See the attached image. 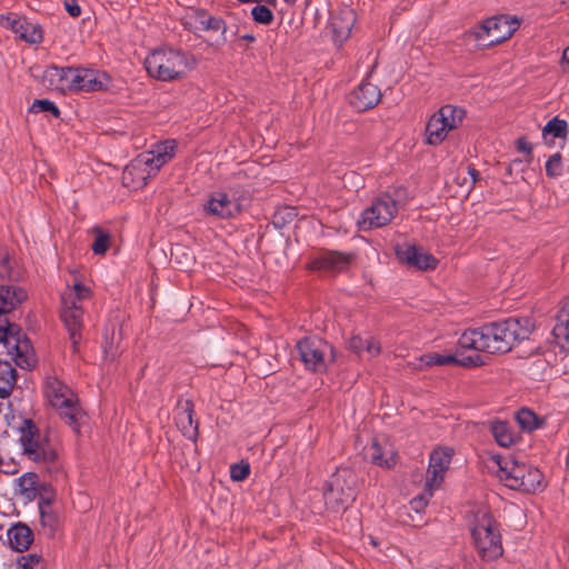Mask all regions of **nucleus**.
Wrapping results in <instances>:
<instances>
[{"mask_svg":"<svg viewBox=\"0 0 569 569\" xmlns=\"http://www.w3.org/2000/svg\"><path fill=\"white\" fill-rule=\"evenodd\" d=\"M532 322L527 319L509 318L481 328L466 330L459 338V348L473 353H505L511 350L515 342L527 339Z\"/></svg>","mask_w":569,"mask_h":569,"instance_id":"nucleus-1","label":"nucleus"},{"mask_svg":"<svg viewBox=\"0 0 569 569\" xmlns=\"http://www.w3.org/2000/svg\"><path fill=\"white\" fill-rule=\"evenodd\" d=\"M198 63L196 54L172 47L154 49L144 59L148 74L163 82L186 79L196 70Z\"/></svg>","mask_w":569,"mask_h":569,"instance_id":"nucleus-2","label":"nucleus"},{"mask_svg":"<svg viewBox=\"0 0 569 569\" xmlns=\"http://www.w3.org/2000/svg\"><path fill=\"white\" fill-rule=\"evenodd\" d=\"M488 468L497 472L505 486L512 490L536 493L545 488L542 473L537 468L512 457L492 455L488 459Z\"/></svg>","mask_w":569,"mask_h":569,"instance_id":"nucleus-3","label":"nucleus"},{"mask_svg":"<svg viewBox=\"0 0 569 569\" xmlns=\"http://www.w3.org/2000/svg\"><path fill=\"white\" fill-rule=\"evenodd\" d=\"M42 391L47 403L79 433L84 422V413L73 390L56 372H49L43 378Z\"/></svg>","mask_w":569,"mask_h":569,"instance_id":"nucleus-4","label":"nucleus"},{"mask_svg":"<svg viewBox=\"0 0 569 569\" xmlns=\"http://www.w3.org/2000/svg\"><path fill=\"white\" fill-rule=\"evenodd\" d=\"M90 289L80 282L68 286L61 295V319L72 342L73 351L81 339L83 309L82 302L90 298Z\"/></svg>","mask_w":569,"mask_h":569,"instance_id":"nucleus-5","label":"nucleus"},{"mask_svg":"<svg viewBox=\"0 0 569 569\" xmlns=\"http://www.w3.org/2000/svg\"><path fill=\"white\" fill-rule=\"evenodd\" d=\"M357 478L353 471L343 468L335 472L323 487V499L331 512H341L356 499Z\"/></svg>","mask_w":569,"mask_h":569,"instance_id":"nucleus-6","label":"nucleus"},{"mask_svg":"<svg viewBox=\"0 0 569 569\" xmlns=\"http://www.w3.org/2000/svg\"><path fill=\"white\" fill-rule=\"evenodd\" d=\"M0 343L18 367L31 369L34 366V352L30 340L17 326L9 322L4 313H0Z\"/></svg>","mask_w":569,"mask_h":569,"instance_id":"nucleus-7","label":"nucleus"},{"mask_svg":"<svg viewBox=\"0 0 569 569\" xmlns=\"http://www.w3.org/2000/svg\"><path fill=\"white\" fill-rule=\"evenodd\" d=\"M520 21L515 17L498 16L483 21L469 31L478 47H491L508 40L519 28Z\"/></svg>","mask_w":569,"mask_h":569,"instance_id":"nucleus-8","label":"nucleus"},{"mask_svg":"<svg viewBox=\"0 0 569 569\" xmlns=\"http://www.w3.org/2000/svg\"><path fill=\"white\" fill-rule=\"evenodd\" d=\"M297 349L305 367L315 372H323L335 359L331 345L318 337H307L298 341Z\"/></svg>","mask_w":569,"mask_h":569,"instance_id":"nucleus-9","label":"nucleus"},{"mask_svg":"<svg viewBox=\"0 0 569 569\" xmlns=\"http://www.w3.org/2000/svg\"><path fill=\"white\" fill-rule=\"evenodd\" d=\"M465 111L455 106H443L433 113L426 127V142L431 146L440 144L448 133L462 122Z\"/></svg>","mask_w":569,"mask_h":569,"instance_id":"nucleus-10","label":"nucleus"},{"mask_svg":"<svg viewBox=\"0 0 569 569\" xmlns=\"http://www.w3.org/2000/svg\"><path fill=\"white\" fill-rule=\"evenodd\" d=\"M475 547L485 561H492L502 556L501 537L496 522L483 517L471 531Z\"/></svg>","mask_w":569,"mask_h":569,"instance_id":"nucleus-11","label":"nucleus"},{"mask_svg":"<svg viewBox=\"0 0 569 569\" xmlns=\"http://www.w3.org/2000/svg\"><path fill=\"white\" fill-rule=\"evenodd\" d=\"M398 212L396 200L388 193L376 198L371 206L361 212L358 221L362 230L381 228L389 224Z\"/></svg>","mask_w":569,"mask_h":569,"instance_id":"nucleus-12","label":"nucleus"},{"mask_svg":"<svg viewBox=\"0 0 569 569\" xmlns=\"http://www.w3.org/2000/svg\"><path fill=\"white\" fill-rule=\"evenodd\" d=\"M23 453L32 461L42 465H53L58 453L48 442L43 441L32 425H28L20 438Z\"/></svg>","mask_w":569,"mask_h":569,"instance_id":"nucleus-13","label":"nucleus"},{"mask_svg":"<svg viewBox=\"0 0 569 569\" xmlns=\"http://www.w3.org/2000/svg\"><path fill=\"white\" fill-rule=\"evenodd\" d=\"M0 24L12 30V32L21 40L38 44L43 40V31L40 24L34 23L27 18L18 17L14 13L0 17Z\"/></svg>","mask_w":569,"mask_h":569,"instance_id":"nucleus-14","label":"nucleus"},{"mask_svg":"<svg viewBox=\"0 0 569 569\" xmlns=\"http://www.w3.org/2000/svg\"><path fill=\"white\" fill-rule=\"evenodd\" d=\"M73 92H96L108 90L111 86V77L101 70L76 68Z\"/></svg>","mask_w":569,"mask_h":569,"instance_id":"nucleus-15","label":"nucleus"},{"mask_svg":"<svg viewBox=\"0 0 569 569\" xmlns=\"http://www.w3.org/2000/svg\"><path fill=\"white\" fill-rule=\"evenodd\" d=\"M468 349L457 348L455 355H440L436 352L425 353L420 357V362L427 367L432 366H448L459 365L463 367H479L485 365V359L481 355L471 353L465 355Z\"/></svg>","mask_w":569,"mask_h":569,"instance_id":"nucleus-16","label":"nucleus"},{"mask_svg":"<svg viewBox=\"0 0 569 569\" xmlns=\"http://www.w3.org/2000/svg\"><path fill=\"white\" fill-rule=\"evenodd\" d=\"M453 449L449 447L436 448L429 457L427 470V486L429 488H439L445 479L453 457Z\"/></svg>","mask_w":569,"mask_h":569,"instance_id":"nucleus-17","label":"nucleus"},{"mask_svg":"<svg viewBox=\"0 0 569 569\" xmlns=\"http://www.w3.org/2000/svg\"><path fill=\"white\" fill-rule=\"evenodd\" d=\"M356 22V12L348 6L332 10L328 28L336 44L341 46L349 37Z\"/></svg>","mask_w":569,"mask_h":569,"instance_id":"nucleus-18","label":"nucleus"},{"mask_svg":"<svg viewBox=\"0 0 569 569\" xmlns=\"http://www.w3.org/2000/svg\"><path fill=\"white\" fill-rule=\"evenodd\" d=\"M151 168L152 166L148 162V159L140 153L124 168L122 173L123 184L132 189L144 187L158 172L151 170Z\"/></svg>","mask_w":569,"mask_h":569,"instance_id":"nucleus-19","label":"nucleus"},{"mask_svg":"<svg viewBox=\"0 0 569 569\" xmlns=\"http://www.w3.org/2000/svg\"><path fill=\"white\" fill-rule=\"evenodd\" d=\"M206 214L218 219H230L240 212L239 203L226 192L216 191L210 194L203 204Z\"/></svg>","mask_w":569,"mask_h":569,"instance_id":"nucleus-20","label":"nucleus"},{"mask_svg":"<svg viewBox=\"0 0 569 569\" xmlns=\"http://www.w3.org/2000/svg\"><path fill=\"white\" fill-rule=\"evenodd\" d=\"M76 68L74 67H48L42 74V83L47 88L62 92L73 91Z\"/></svg>","mask_w":569,"mask_h":569,"instance_id":"nucleus-21","label":"nucleus"},{"mask_svg":"<svg viewBox=\"0 0 569 569\" xmlns=\"http://www.w3.org/2000/svg\"><path fill=\"white\" fill-rule=\"evenodd\" d=\"M381 100L380 89L368 81H362L349 97L350 104L358 112L376 107Z\"/></svg>","mask_w":569,"mask_h":569,"instance_id":"nucleus-22","label":"nucleus"},{"mask_svg":"<svg viewBox=\"0 0 569 569\" xmlns=\"http://www.w3.org/2000/svg\"><path fill=\"white\" fill-rule=\"evenodd\" d=\"M397 257L401 262L419 270L433 269L437 260L433 256L426 252L422 248L416 246H405L397 249Z\"/></svg>","mask_w":569,"mask_h":569,"instance_id":"nucleus-23","label":"nucleus"},{"mask_svg":"<svg viewBox=\"0 0 569 569\" xmlns=\"http://www.w3.org/2000/svg\"><path fill=\"white\" fill-rule=\"evenodd\" d=\"M193 403L191 400L179 401L174 422L178 429L190 440H194L198 436V423L193 419Z\"/></svg>","mask_w":569,"mask_h":569,"instance_id":"nucleus-24","label":"nucleus"},{"mask_svg":"<svg viewBox=\"0 0 569 569\" xmlns=\"http://www.w3.org/2000/svg\"><path fill=\"white\" fill-rule=\"evenodd\" d=\"M351 262V256L338 251H326L310 262L312 270H327L340 272L346 270Z\"/></svg>","mask_w":569,"mask_h":569,"instance_id":"nucleus-25","label":"nucleus"},{"mask_svg":"<svg viewBox=\"0 0 569 569\" xmlns=\"http://www.w3.org/2000/svg\"><path fill=\"white\" fill-rule=\"evenodd\" d=\"M365 456L372 463L387 469L392 468L397 462L392 446L388 442L382 445L376 439L366 448Z\"/></svg>","mask_w":569,"mask_h":569,"instance_id":"nucleus-26","label":"nucleus"},{"mask_svg":"<svg viewBox=\"0 0 569 569\" xmlns=\"http://www.w3.org/2000/svg\"><path fill=\"white\" fill-rule=\"evenodd\" d=\"M176 141L166 140L156 143L150 151L142 152L141 154L148 159V162L152 166L151 170L159 171L162 166L168 163L174 156Z\"/></svg>","mask_w":569,"mask_h":569,"instance_id":"nucleus-27","label":"nucleus"},{"mask_svg":"<svg viewBox=\"0 0 569 569\" xmlns=\"http://www.w3.org/2000/svg\"><path fill=\"white\" fill-rule=\"evenodd\" d=\"M552 335L557 346L569 353V297L562 302L557 312Z\"/></svg>","mask_w":569,"mask_h":569,"instance_id":"nucleus-28","label":"nucleus"},{"mask_svg":"<svg viewBox=\"0 0 569 569\" xmlns=\"http://www.w3.org/2000/svg\"><path fill=\"white\" fill-rule=\"evenodd\" d=\"M10 547L19 552L27 550L33 541V532L29 526L18 522L12 525L7 531Z\"/></svg>","mask_w":569,"mask_h":569,"instance_id":"nucleus-29","label":"nucleus"},{"mask_svg":"<svg viewBox=\"0 0 569 569\" xmlns=\"http://www.w3.org/2000/svg\"><path fill=\"white\" fill-rule=\"evenodd\" d=\"M27 299V292L18 286H0V313H9Z\"/></svg>","mask_w":569,"mask_h":569,"instance_id":"nucleus-30","label":"nucleus"},{"mask_svg":"<svg viewBox=\"0 0 569 569\" xmlns=\"http://www.w3.org/2000/svg\"><path fill=\"white\" fill-rule=\"evenodd\" d=\"M190 19L192 20V22H189V24L194 30H200V31L222 30L223 32L226 31L224 22L221 19L209 16L203 10H196L193 16L190 17Z\"/></svg>","mask_w":569,"mask_h":569,"instance_id":"nucleus-31","label":"nucleus"},{"mask_svg":"<svg viewBox=\"0 0 569 569\" xmlns=\"http://www.w3.org/2000/svg\"><path fill=\"white\" fill-rule=\"evenodd\" d=\"M17 382V371L8 361H0V398L10 396Z\"/></svg>","mask_w":569,"mask_h":569,"instance_id":"nucleus-32","label":"nucleus"},{"mask_svg":"<svg viewBox=\"0 0 569 569\" xmlns=\"http://www.w3.org/2000/svg\"><path fill=\"white\" fill-rule=\"evenodd\" d=\"M38 476L33 472H28L18 479V490L22 497L28 500H33L38 493Z\"/></svg>","mask_w":569,"mask_h":569,"instance_id":"nucleus-33","label":"nucleus"},{"mask_svg":"<svg viewBox=\"0 0 569 569\" xmlns=\"http://www.w3.org/2000/svg\"><path fill=\"white\" fill-rule=\"evenodd\" d=\"M568 134V123L566 120L553 118L547 122V124L542 129V136L545 140L548 139L549 136L552 138H561L565 139Z\"/></svg>","mask_w":569,"mask_h":569,"instance_id":"nucleus-34","label":"nucleus"},{"mask_svg":"<svg viewBox=\"0 0 569 569\" xmlns=\"http://www.w3.org/2000/svg\"><path fill=\"white\" fill-rule=\"evenodd\" d=\"M517 421L522 429L532 431L540 426L538 416L528 408H522L517 412Z\"/></svg>","mask_w":569,"mask_h":569,"instance_id":"nucleus-35","label":"nucleus"},{"mask_svg":"<svg viewBox=\"0 0 569 569\" xmlns=\"http://www.w3.org/2000/svg\"><path fill=\"white\" fill-rule=\"evenodd\" d=\"M479 177L480 174L478 170L469 166L467 169V174L458 173L455 178V181L458 186L462 188V191L469 193L473 189Z\"/></svg>","mask_w":569,"mask_h":569,"instance_id":"nucleus-36","label":"nucleus"},{"mask_svg":"<svg viewBox=\"0 0 569 569\" xmlns=\"http://www.w3.org/2000/svg\"><path fill=\"white\" fill-rule=\"evenodd\" d=\"M492 435L501 447H509L513 443V435L505 422H496L492 426Z\"/></svg>","mask_w":569,"mask_h":569,"instance_id":"nucleus-37","label":"nucleus"},{"mask_svg":"<svg viewBox=\"0 0 569 569\" xmlns=\"http://www.w3.org/2000/svg\"><path fill=\"white\" fill-rule=\"evenodd\" d=\"M13 272V261L7 248L0 247V278L11 279Z\"/></svg>","mask_w":569,"mask_h":569,"instance_id":"nucleus-38","label":"nucleus"},{"mask_svg":"<svg viewBox=\"0 0 569 569\" xmlns=\"http://www.w3.org/2000/svg\"><path fill=\"white\" fill-rule=\"evenodd\" d=\"M437 489L438 488H429L426 483L423 492L418 495L410 501L411 509L418 513L421 512L428 505L431 497L433 496V491Z\"/></svg>","mask_w":569,"mask_h":569,"instance_id":"nucleus-39","label":"nucleus"},{"mask_svg":"<svg viewBox=\"0 0 569 569\" xmlns=\"http://www.w3.org/2000/svg\"><path fill=\"white\" fill-rule=\"evenodd\" d=\"M30 112H50L54 118L60 116L59 108L48 99L34 100L30 107Z\"/></svg>","mask_w":569,"mask_h":569,"instance_id":"nucleus-40","label":"nucleus"},{"mask_svg":"<svg viewBox=\"0 0 569 569\" xmlns=\"http://www.w3.org/2000/svg\"><path fill=\"white\" fill-rule=\"evenodd\" d=\"M109 234L103 232L101 229H97L96 239L91 246V249L96 254H104L109 248Z\"/></svg>","mask_w":569,"mask_h":569,"instance_id":"nucleus-41","label":"nucleus"},{"mask_svg":"<svg viewBox=\"0 0 569 569\" xmlns=\"http://www.w3.org/2000/svg\"><path fill=\"white\" fill-rule=\"evenodd\" d=\"M251 14L253 20L258 23L269 24L273 20L272 11L266 6L258 4L253 7Z\"/></svg>","mask_w":569,"mask_h":569,"instance_id":"nucleus-42","label":"nucleus"},{"mask_svg":"<svg viewBox=\"0 0 569 569\" xmlns=\"http://www.w3.org/2000/svg\"><path fill=\"white\" fill-rule=\"evenodd\" d=\"M546 173L550 178H555L562 172L561 154L559 152L553 153L546 162Z\"/></svg>","mask_w":569,"mask_h":569,"instance_id":"nucleus-43","label":"nucleus"},{"mask_svg":"<svg viewBox=\"0 0 569 569\" xmlns=\"http://www.w3.org/2000/svg\"><path fill=\"white\" fill-rule=\"evenodd\" d=\"M250 473L249 465H233L230 470V477L234 481H242Z\"/></svg>","mask_w":569,"mask_h":569,"instance_id":"nucleus-44","label":"nucleus"},{"mask_svg":"<svg viewBox=\"0 0 569 569\" xmlns=\"http://www.w3.org/2000/svg\"><path fill=\"white\" fill-rule=\"evenodd\" d=\"M102 348H103V355H104V360L106 361L112 362L120 355V351H119L118 347L114 346L113 341H108V339H106Z\"/></svg>","mask_w":569,"mask_h":569,"instance_id":"nucleus-45","label":"nucleus"},{"mask_svg":"<svg viewBox=\"0 0 569 569\" xmlns=\"http://www.w3.org/2000/svg\"><path fill=\"white\" fill-rule=\"evenodd\" d=\"M20 565L22 569H40V557L37 555L22 556Z\"/></svg>","mask_w":569,"mask_h":569,"instance_id":"nucleus-46","label":"nucleus"},{"mask_svg":"<svg viewBox=\"0 0 569 569\" xmlns=\"http://www.w3.org/2000/svg\"><path fill=\"white\" fill-rule=\"evenodd\" d=\"M365 343H366V338H362L360 336H352L349 339L348 347L351 351L360 355L361 352L365 351Z\"/></svg>","mask_w":569,"mask_h":569,"instance_id":"nucleus-47","label":"nucleus"},{"mask_svg":"<svg viewBox=\"0 0 569 569\" xmlns=\"http://www.w3.org/2000/svg\"><path fill=\"white\" fill-rule=\"evenodd\" d=\"M365 351L370 357H376V356H378L380 353L381 348H380L379 342L375 338L367 337L366 338V343H365Z\"/></svg>","mask_w":569,"mask_h":569,"instance_id":"nucleus-48","label":"nucleus"},{"mask_svg":"<svg viewBox=\"0 0 569 569\" xmlns=\"http://www.w3.org/2000/svg\"><path fill=\"white\" fill-rule=\"evenodd\" d=\"M64 8L66 11L73 18H77L81 14V8L77 0H64Z\"/></svg>","mask_w":569,"mask_h":569,"instance_id":"nucleus-49","label":"nucleus"},{"mask_svg":"<svg viewBox=\"0 0 569 569\" xmlns=\"http://www.w3.org/2000/svg\"><path fill=\"white\" fill-rule=\"evenodd\" d=\"M516 146H517V149L520 152H523V153H526L528 156H530L531 152H532L531 143L526 138H523V137L517 139Z\"/></svg>","mask_w":569,"mask_h":569,"instance_id":"nucleus-50","label":"nucleus"},{"mask_svg":"<svg viewBox=\"0 0 569 569\" xmlns=\"http://www.w3.org/2000/svg\"><path fill=\"white\" fill-rule=\"evenodd\" d=\"M560 69L562 73L569 74V47H567L562 52Z\"/></svg>","mask_w":569,"mask_h":569,"instance_id":"nucleus-51","label":"nucleus"},{"mask_svg":"<svg viewBox=\"0 0 569 569\" xmlns=\"http://www.w3.org/2000/svg\"><path fill=\"white\" fill-rule=\"evenodd\" d=\"M242 40H246L248 42H253L256 40L254 36L252 33H246L241 36Z\"/></svg>","mask_w":569,"mask_h":569,"instance_id":"nucleus-52","label":"nucleus"},{"mask_svg":"<svg viewBox=\"0 0 569 569\" xmlns=\"http://www.w3.org/2000/svg\"><path fill=\"white\" fill-rule=\"evenodd\" d=\"M41 519H42V522L46 523L47 520H51V517L47 516L43 511H41Z\"/></svg>","mask_w":569,"mask_h":569,"instance_id":"nucleus-53","label":"nucleus"},{"mask_svg":"<svg viewBox=\"0 0 569 569\" xmlns=\"http://www.w3.org/2000/svg\"><path fill=\"white\" fill-rule=\"evenodd\" d=\"M288 6H293L297 0H283Z\"/></svg>","mask_w":569,"mask_h":569,"instance_id":"nucleus-54","label":"nucleus"}]
</instances>
